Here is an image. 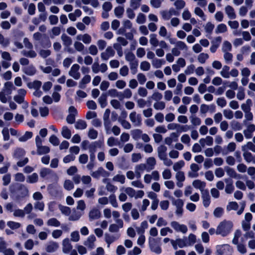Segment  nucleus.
<instances>
[{"mask_svg":"<svg viewBox=\"0 0 255 255\" xmlns=\"http://www.w3.org/2000/svg\"><path fill=\"white\" fill-rule=\"evenodd\" d=\"M230 69L229 66L227 65L224 66L220 72L221 75L225 78H229L230 77Z\"/></svg>","mask_w":255,"mask_h":255,"instance_id":"obj_42","label":"nucleus"},{"mask_svg":"<svg viewBox=\"0 0 255 255\" xmlns=\"http://www.w3.org/2000/svg\"><path fill=\"white\" fill-rule=\"evenodd\" d=\"M149 247L150 250L156 254H160L162 249L154 238L149 237L148 238Z\"/></svg>","mask_w":255,"mask_h":255,"instance_id":"obj_3","label":"nucleus"},{"mask_svg":"<svg viewBox=\"0 0 255 255\" xmlns=\"http://www.w3.org/2000/svg\"><path fill=\"white\" fill-rule=\"evenodd\" d=\"M167 150V147L164 145H161L158 147V156L160 160L167 156V154L166 153Z\"/></svg>","mask_w":255,"mask_h":255,"instance_id":"obj_18","label":"nucleus"},{"mask_svg":"<svg viewBox=\"0 0 255 255\" xmlns=\"http://www.w3.org/2000/svg\"><path fill=\"white\" fill-rule=\"evenodd\" d=\"M58 247V244L56 242L51 241L46 245L45 250L48 253H53L57 250Z\"/></svg>","mask_w":255,"mask_h":255,"instance_id":"obj_19","label":"nucleus"},{"mask_svg":"<svg viewBox=\"0 0 255 255\" xmlns=\"http://www.w3.org/2000/svg\"><path fill=\"white\" fill-rule=\"evenodd\" d=\"M62 250L65 254H68L72 249V246L70 243V240L68 238H66L63 240L62 242Z\"/></svg>","mask_w":255,"mask_h":255,"instance_id":"obj_17","label":"nucleus"},{"mask_svg":"<svg viewBox=\"0 0 255 255\" xmlns=\"http://www.w3.org/2000/svg\"><path fill=\"white\" fill-rule=\"evenodd\" d=\"M87 124L84 120H79L75 124V127L77 129H84L87 128Z\"/></svg>","mask_w":255,"mask_h":255,"instance_id":"obj_36","label":"nucleus"},{"mask_svg":"<svg viewBox=\"0 0 255 255\" xmlns=\"http://www.w3.org/2000/svg\"><path fill=\"white\" fill-rule=\"evenodd\" d=\"M239 206L236 202H230L227 206V211H230L231 210H237Z\"/></svg>","mask_w":255,"mask_h":255,"instance_id":"obj_52","label":"nucleus"},{"mask_svg":"<svg viewBox=\"0 0 255 255\" xmlns=\"http://www.w3.org/2000/svg\"><path fill=\"white\" fill-rule=\"evenodd\" d=\"M242 151L251 150L255 153V145L253 142L249 141L246 144L242 146Z\"/></svg>","mask_w":255,"mask_h":255,"instance_id":"obj_37","label":"nucleus"},{"mask_svg":"<svg viewBox=\"0 0 255 255\" xmlns=\"http://www.w3.org/2000/svg\"><path fill=\"white\" fill-rule=\"evenodd\" d=\"M194 13L197 15L199 16L203 20H204V21L206 20V16L205 15L203 11L202 10V9L201 8H200L199 7H195V9H194Z\"/></svg>","mask_w":255,"mask_h":255,"instance_id":"obj_47","label":"nucleus"},{"mask_svg":"<svg viewBox=\"0 0 255 255\" xmlns=\"http://www.w3.org/2000/svg\"><path fill=\"white\" fill-rule=\"evenodd\" d=\"M84 212H82V211H74L69 217V220L77 221L81 218V217L82 216Z\"/></svg>","mask_w":255,"mask_h":255,"instance_id":"obj_26","label":"nucleus"},{"mask_svg":"<svg viewBox=\"0 0 255 255\" xmlns=\"http://www.w3.org/2000/svg\"><path fill=\"white\" fill-rule=\"evenodd\" d=\"M142 131L139 129H136L132 131L131 135L132 138L135 140L138 139L141 135Z\"/></svg>","mask_w":255,"mask_h":255,"instance_id":"obj_62","label":"nucleus"},{"mask_svg":"<svg viewBox=\"0 0 255 255\" xmlns=\"http://www.w3.org/2000/svg\"><path fill=\"white\" fill-rule=\"evenodd\" d=\"M225 170L226 171L227 174L231 177L234 178H238V174L236 173L235 170L229 166H225Z\"/></svg>","mask_w":255,"mask_h":255,"instance_id":"obj_33","label":"nucleus"},{"mask_svg":"<svg viewBox=\"0 0 255 255\" xmlns=\"http://www.w3.org/2000/svg\"><path fill=\"white\" fill-rule=\"evenodd\" d=\"M96 240V237L94 235H90L85 241L84 244L89 249L92 250L95 247V242Z\"/></svg>","mask_w":255,"mask_h":255,"instance_id":"obj_15","label":"nucleus"},{"mask_svg":"<svg viewBox=\"0 0 255 255\" xmlns=\"http://www.w3.org/2000/svg\"><path fill=\"white\" fill-rule=\"evenodd\" d=\"M225 10L226 13L230 19H233L236 18V14L235 13V10L232 6L227 5L226 6Z\"/></svg>","mask_w":255,"mask_h":255,"instance_id":"obj_23","label":"nucleus"},{"mask_svg":"<svg viewBox=\"0 0 255 255\" xmlns=\"http://www.w3.org/2000/svg\"><path fill=\"white\" fill-rule=\"evenodd\" d=\"M23 71L26 75L29 76L33 75L36 73L35 67L31 65L24 67Z\"/></svg>","mask_w":255,"mask_h":255,"instance_id":"obj_38","label":"nucleus"},{"mask_svg":"<svg viewBox=\"0 0 255 255\" xmlns=\"http://www.w3.org/2000/svg\"><path fill=\"white\" fill-rule=\"evenodd\" d=\"M214 25L211 22H208L206 23L205 26V30L206 33L211 34L214 28Z\"/></svg>","mask_w":255,"mask_h":255,"instance_id":"obj_63","label":"nucleus"},{"mask_svg":"<svg viewBox=\"0 0 255 255\" xmlns=\"http://www.w3.org/2000/svg\"><path fill=\"white\" fill-rule=\"evenodd\" d=\"M91 77L89 75H85L79 83V87L81 89H85L86 84L89 83L91 81Z\"/></svg>","mask_w":255,"mask_h":255,"instance_id":"obj_24","label":"nucleus"},{"mask_svg":"<svg viewBox=\"0 0 255 255\" xmlns=\"http://www.w3.org/2000/svg\"><path fill=\"white\" fill-rule=\"evenodd\" d=\"M59 209L61 213L66 216H69L71 213V209L68 207L59 205Z\"/></svg>","mask_w":255,"mask_h":255,"instance_id":"obj_53","label":"nucleus"},{"mask_svg":"<svg viewBox=\"0 0 255 255\" xmlns=\"http://www.w3.org/2000/svg\"><path fill=\"white\" fill-rule=\"evenodd\" d=\"M74 184L70 180H66L64 183V188L68 191H70L74 188Z\"/></svg>","mask_w":255,"mask_h":255,"instance_id":"obj_64","label":"nucleus"},{"mask_svg":"<svg viewBox=\"0 0 255 255\" xmlns=\"http://www.w3.org/2000/svg\"><path fill=\"white\" fill-rule=\"evenodd\" d=\"M129 118L134 127L141 126L142 119L140 114H137L135 112L133 111L129 114Z\"/></svg>","mask_w":255,"mask_h":255,"instance_id":"obj_5","label":"nucleus"},{"mask_svg":"<svg viewBox=\"0 0 255 255\" xmlns=\"http://www.w3.org/2000/svg\"><path fill=\"white\" fill-rule=\"evenodd\" d=\"M192 185L196 189H199L201 193H202V191H206L205 187H206V183L204 181H202L199 179L195 180L193 182Z\"/></svg>","mask_w":255,"mask_h":255,"instance_id":"obj_16","label":"nucleus"},{"mask_svg":"<svg viewBox=\"0 0 255 255\" xmlns=\"http://www.w3.org/2000/svg\"><path fill=\"white\" fill-rule=\"evenodd\" d=\"M111 204L115 208L118 207V204L117 201L116 197L115 194H113L110 195L108 198Z\"/></svg>","mask_w":255,"mask_h":255,"instance_id":"obj_61","label":"nucleus"},{"mask_svg":"<svg viewBox=\"0 0 255 255\" xmlns=\"http://www.w3.org/2000/svg\"><path fill=\"white\" fill-rule=\"evenodd\" d=\"M208 58L209 55L208 54L201 53L198 55V60L200 63L203 64L206 62V60L208 59Z\"/></svg>","mask_w":255,"mask_h":255,"instance_id":"obj_60","label":"nucleus"},{"mask_svg":"<svg viewBox=\"0 0 255 255\" xmlns=\"http://www.w3.org/2000/svg\"><path fill=\"white\" fill-rule=\"evenodd\" d=\"M227 31V27L225 24L221 23L219 24L215 29L216 34L224 33Z\"/></svg>","mask_w":255,"mask_h":255,"instance_id":"obj_46","label":"nucleus"},{"mask_svg":"<svg viewBox=\"0 0 255 255\" xmlns=\"http://www.w3.org/2000/svg\"><path fill=\"white\" fill-rule=\"evenodd\" d=\"M126 60L129 62V63L137 61L138 60L136 59L134 54L131 52H128L126 54L125 56Z\"/></svg>","mask_w":255,"mask_h":255,"instance_id":"obj_45","label":"nucleus"},{"mask_svg":"<svg viewBox=\"0 0 255 255\" xmlns=\"http://www.w3.org/2000/svg\"><path fill=\"white\" fill-rule=\"evenodd\" d=\"M225 182L226 183L225 192L227 194H231L234 191L235 188L233 184V180L230 178L225 179Z\"/></svg>","mask_w":255,"mask_h":255,"instance_id":"obj_21","label":"nucleus"},{"mask_svg":"<svg viewBox=\"0 0 255 255\" xmlns=\"http://www.w3.org/2000/svg\"><path fill=\"white\" fill-rule=\"evenodd\" d=\"M232 48V46L231 43L228 41H225L223 44L222 51L223 52H227L231 51Z\"/></svg>","mask_w":255,"mask_h":255,"instance_id":"obj_54","label":"nucleus"},{"mask_svg":"<svg viewBox=\"0 0 255 255\" xmlns=\"http://www.w3.org/2000/svg\"><path fill=\"white\" fill-rule=\"evenodd\" d=\"M233 224L230 221L224 220L218 226L216 233L223 237L227 236L232 231Z\"/></svg>","mask_w":255,"mask_h":255,"instance_id":"obj_2","label":"nucleus"},{"mask_svg":"<svg viewBox=\"0 0 255 255\" xmlns=\"http://www.w3.org/2000/svg\"><path fill=\"white\" fill-rule=\"evenodd\" d=\"M25 151L23 148H17L14 151L13 156L15 158L18 159L25 155Z\"/></svg>","mask_w":255,"mask_h":255,"instance_id":"obj_29","label":"nucleus"},{"mask_svg":"<svg viewBox=\"0 0 255 255\" xmlns=\"http://www.w3.org/2000/svg\"><path fill=\"white\" fill-rule=\"evenodd\" d=\"M42 85V83L40 81L35 80L33 82L28 83V87L30 89H34L35 90L40 89Z\"/></svg>","mask_w":255,"mask_h":255,"instance_id":"obj_44","label":"nucleus"},{"mask_svg":"<svg viewBox=\"0 0 255 255\" xmlns=\"http://www.w3.org/2000/svg\"><path fill=\"white\" fill-rule=\"evenodd\" d=\"M33 133L31 131H26L24 134L19 137L18 140L20 142H25L32 137Z\"/></svg>","mask_w":255,"mask_h":255,"instance_id":"obj_48","label":"nucleus"},{"mask_svg":"<svg viewBox=\"0 0 255 255\" xmlns=\"http://www.w3.org/2000/svg\"><path fill=\"white\" fill-rule=\"evenodd\" d=\"M100 216L101 213L97 209H93L89 213V218L91 220L98 219Z\"/></svg>","mask_w":255,"mask_h":255,"instance_id":"obj_27","label":"nucleus"},{"mask_svg":"<svg viewBox=\"0 0 255 255\" xmlns=\"http://www.w3.org/2000/svg\"><path fill=\"white\" fill-rule=\"evenodd\" d=\"M142 0H130V8L136 10L140 6Z\"/></svg>","mask_w":255,"mask_h":255,"instance_id":"obj_51","label":"nucleus"},{"mask_svg":"<svg viewBox=\"0 0 255 255\" xmlns=\"http://www.w3.org/2000/svg\"><path fill=\"white\" fill-rule=\"evenodd\" d=\"M191 122L194 126H199L201 124V120L199 118L192 115L190 117Z\"/></svg>","mask_w":255,"mask_h":255,"instance_id":"obj_56","label":"nucleus"},{"mask_svg":"<svg viewBox=\"0 0 255 255\" xmlns=\"http://www.w3.org/2000/svg\"><path fill=\"white\" fill-rule=\"evenodd\" d=\"M80 68L78 64H73L69 71V75L75 80L79 79L81 77L80 73L79 71Z\"/></svg>","mask_w":255,"mask_h":255,"instance_id":"obj_7","label":"nucleus"},{"mask_svg":"<svg viewBox=\"0 0 255 255\" xmlns=\"http://www.w3.org/2000/svg\"><path fill=\"white\" fill-rule=\"evenodd\" d=\"M120 142L118 139L111 136L108 139L107 144L110 147H113L116 145H120Z\"/></svg>","mask_w":255,"mask_h":255,"instance_id":"obj_41","label":"nucleus"},{"mask_svg":"<svg viewBox=\"0 0 255 255\" xmlns=\"http://www.w3.org/2000/svg\"><path fill=\"white\" fill-rule=\"evenodd\" d=\"M120 237V234L117 235H110L109 234L106 233L105 235V242L108 244V247L109 248L110 247V245L116 241V240H118L119 238Z\"/></svg>","mask_w":255,"mask_h":255,"instance_id":"obj_12","label":"nucleus"},{"mask_svg":"<svg viewBox=\"0 0 255 255\" xmlns=\"http://www.w3.org/2000/svg\"><path fill=\"white\" fill-rule=\"evenodd\" d=\"M115 54L114 49L111 46H108L106 51L101 53V57L103 60L107 61L110 58L114 57Z\"/></svg>","mask_w":255,"mask_h":255,"instance_id":"obj_10","label":"nucleus"},{"mask_svg":"<svg viewBox=\"0 0 255 255\" xmlns=\"http://www.w3.org/2000/svg\"><path fill=\"white\" fill-rule=\"evenodd\" d=\"M61 134L63 137L69 139L71 136V132L67 127L63 126L62 128Z\"/></svg>","mask_w":255,"mask_h":255,"instance_id":"obj_35","label":"nucleus"},{"mask_svg":"<svg viewBox=\"0 0 255 255\" xmlns=\"http://www.w3.org/2000/svg\"><path fill=\"white\" fill-rule=\"evenodd\" d=\"M115 221L117 224H113L109 227V230L110 232H118L119 231L120 228L123 227L124 223L122 219H116Z\"/></svg>","mask_w":255,"mask_h":255,"instance_id":"obj_11","label":"nucleus"},{"mask_svg":"<svg viewBox=\"0 0 255 255\" xmlns=\"http://www.w3.org/2000/svg\"><path fill=\"white\" fill-rule=\"evenodd\" d=\"M50 151V148L47 146L41 145L37 148V154L43 155L48 153Z\"/></svg>","mask_w":255,"mask_h":255,"instance_id":"obj_32","label":"nucleus"},{"mask_svg":"<svg viewBox=\"0 0 255 255\" xmlns=\"http://www.w3.org/2000/svg\"><path fill=\"white\" fill-rule=\"evenodd\" d=\"M9 189L14 200L17 201L29 196L28 189L22 184L17 183L12 184L9 186Z\"/></svg>","mask_w":255,"mask_h":255,"instance_id":"obj_1","label":"nucleus"},{"mask_svg":"<svg viewBox=\"0 0 255 255\" xmlns=\"http://www.w3.org/2000/svg\"><path fill=\"white\" fill-rule=\"evenodd\" d=\"M243 151V156L245 160L248 163L251 162H253L254 163V160H255V155L254 156L251 152L247 150Z\"/></svg>","mask_w":255,"mask_h":255,"instance_id":"obj_31","label":"nucleus"},{"mask_svg":"<svg viewBox=\"0 0 255 255\" xmlns=\"http://www.w3.org/2000/svg\"><path fill=\"white\" fill-rule=\"evenodd\" d=\"M104 144V140H99L90 143L89 152V153H95L98 148H101Z\"/></svg>","mask_w":255,"mask_h":255,"instance_id":"obj_9","label":"nucleus"},{"mask_svg":"<svg viewBox=\"0 0 255 255\" xmlns=\"http://www.w3.org/2000/svg\"><path fill=\"white\" fill-rule=\"evenodd\" d=\"M21 54L23 56L29 58H35L37 55L36 53L32 49H30L29 51L23 50L21 52Z\"/></svg>","mask_w":255,"mask_h":255,"instance_id":"obj_50","label":"nucleus"},{"mask_svg":"<svg viewBox=\"0 0 255 255\" xmlns=\"http://www.w3.org/2000/svg\"><path fill=\"white\" fill-rule=\"evenodd\" d=\"M255 131V125L250 124L247 126V128L244 130V134L247 139H250L253 136V133Z\"/></svg>","mask_w":255,"mask_h":255,"instance_id":"obj_14","label":"nucleus"},{"mask_svg":"<svg viewBox=\"0 0 255 255\" xmlns=\"http://www.w3.org/2000/svg\"><path fill=\"white\" fill-rule=\"evenodd\" d=\"M156 162L154 157H150L146 159V171L149 172L150 170H153L156 165Z\"/></svg>","mask_w":255,"mask_h":255,"instance_id":"obj_20","label":"nucleus"},{"mask_svg":"<svg viewBox=\"0 0 255 255\" xmlns=\"http://www.w3.org/2000/svg\"><path fill=\"white\" fill-rule=\"evenodd\" d=\"M252 104V100L248 99L247 100L246 103H244L241 105V109L245 113L250 112L251 110Z\"/></svg>","mask_w":255,"mask_h":255,"instance_id":"obj_25","label":"nucleus"},{"mask_svg":"<svg viewBox=\"0 0 255 255\" xmlns=\"http://www.w3.org/2000/svg\"><path fill=\"white\" fill-rule=\"evenodd\" d=\"M165 61L163 59H154L152 60V64L155 68H159L164 64Z\"/></svg>","mask_w":255,"mask_h":255,"instance_id":"obj_39","label":"nucleus"},{"mask_svg":"<svg viewBox=\"0 0 255 255\" xmlns=\"http://www.w3.org/2000/svg\"><path fill=\"white\" fill-rule=\"evenodd\" d=\"M99 103L101 108H105L107 105V93H103L98 99Z\"/></svg>","mask_w":255,"mask_h":255,"instance_id":"obj_30","label":"nucleus"},{"mask_svg":"<svg viewBox=\"0 0 255 255\" xmlns=\"http://www.w3.org/2000/svg\"><path fill=\"white\" fill-rule=\"evenodd\" d=\"M91 175L93 178L99 179L100 176L104 177L109 176L110 173L105 170L102 167H100L97 170L92 172Z\"/></svg>","mask_w":255,"mask_h":255,"instance_id":"obj_8","label":"nucleus"},{"mask_svg":"<svg viewBox=\"0 0 255 255\" xmlns=\"http://www.w3.org/2000/svg\"><path fill=\"white\" fill-rule=\"evenodd\" d=\"M52 170L47 168H42L40 171V176L42 178H46V177L50 174Z\"/></svg>","mask_w":255,"mask_h":255,"instance_id":"obj_58","label":"nucleus"},{"mask_svg":"<svg viewBox=\"0 0 255 255\" xmlns=\"http://www.w3.org/2000/svg\"><path fill=\"white\" fill-rule=\"evenodd\" d=\"M172 204L176 207V208H183L184 202L182 199H175L173 197L171 198Z\"/></svg>","mask_w":255,"mask_h":255,"instance_id":"obj_43","label":"nucleus"},{"mask_svg":"<svg viewBox=\"0 0 255 255\" xmlns=\"http://www.w3.org/2000/svg\"><path fill=\"white\" fill-rule=\"evenodd\" d=\"M115 14L118 18H121L124 12V8L123 6H118L115 8Z\"/></svg>","mask_w":255,"mask_h":255,"instance_id":"obj_55","label":"nucleus"},{"mask_svg":"<svg viewBox=\"0 0 255 255\" xmlns=\"http://www.w3.org/2000/svg\"><path fill=\"white\" fill-rule=\"evenodd\" d=\"M7 225L12 230H15L20 227L21 224L19 223L14 221H8Z\"/></svg>","mask_w":255,"mask_h":255,"instance_id":"obj_59","label":"nucleus"},{"mask_svg":"<svg viewBox=\"0 0 255 255\" xmlns=\"http://www.w3.org/2000/svg\"><path fill=\"white\" fill-rule=\"evenodd\" d=\"M231 126L232 129L235 131L240 130L243 128L242 125L235 121H233L231 122Z\"/></svg>","mask_w":255,"mask_h":255,"instance_id":"obj_49","label":"nucleus"},{"mask_svg":"<svg viewBox=\"0 0 255 255\" xmlns=\"http://www.w3.org/2000/svg\"><path fill=\"white\" fill-rule=\"evenodd\" d=\"M49 193L54 197H58L62 195L61 188L55 184H50L48 186Z\"/></svg>","mask_w":255,"mask_h":255,"instance_id":"obj_6","label":"nucleus"},{"mask_svg":"<svg viewBox=\"0 0 255 255\" xmlns=\"http://www.w3.org/2000/svg\"><path fill=\"white\" fill-rule=\"evenodd\" d=\"M153 107L156 110H162L165 108V103L163 101H158L154 104Z\"/></svg>","mask_w":255,"mask_h":255,"instance_id":"obj_57","label":"nucleus"},{"mask_svg":"<svg viewBox=\"0 0 255 255\" xmlns=\"http://www.w3.org/2000/svg\"><path fill=\"white\" fill-rule=\"evenodd\" d=\"M48 226L58 227L61 225L60 222L55 218L49 219L47 222Z\"/></svg>","mask_w":255,"mask_h":255,"instance_id":"obj_34","label":"nucleus"},{"mask_svg":"<svg viewBox=\"0 0 255 255\" xmlns=\"http://www.w3.org/2000/svg\"><path fill=\"white\" fill-rule=\"evenodd\" d=\"M171 227L176 232H181L182 234H186L188 231L187 226L184 224H180L177 221H172L170 223Z\"/></svg>","mask_w":255,"mask_h":255,"instance_id":"obj_4","label":"nucleus"},{"mask_svg":"<svg viewBox=\"0 0 255 255\" xmlns=\"http://www.w3.org/2000/svg\"><path fill=\"white\" fill-rule=\"evenodd\" d=\"M61 39L63 41V45L66 47H68L72 44V40L71 38L67 36L65 34H63L62 35Z\"/></svg>","mask_w":255,"mask_h":255,"instance_id":"obj_28","label":"nucleus"},{"mask_svg":"<svg viewBox=\"0 0 255 255\" xmlns=\"http://www.w3.org/2000/svg\"><path fill=\"white\" fill-rule=\"evenodd\" d=\"M38 176L36 173H33L27 176L26 182L29 183H35L38 181Z\"/></svg>","mask_w":255,"mask_h":255,"instance_id":"obj_40","label":"nucleus"},{"mask_svg":"<svg viewBox=\"0 0 255 255\" xmlns=\"http://www.w3.org/2000/svg\"><path fill=\"white\" fill-rule=\"evenodd\" d=\"M201 197L204 206L206 208L208 207L210 204L211 201L210 196L207 189H206L205 191H202V193H201Z\"/></svg>","mask_w":255,"mask_h":255,"instance_id":"obj_13","label":"nucleus"},{"mask_svg":"<svg viewBox=\"0 0 255 255\" xmlns=\"http://www.w3.org/2000/svg\"><path fill=\"white\" fill-rule=\"evenodd\" d=\"M14 88L13 85L11 82H6L4 85V87L1 91L6 93L7 96L11 94L12 89Z\"/></svg>","mask_w":255,"mask_h":255,"instance_id":"obj_22","label":"nucleus"}]
</instances>
